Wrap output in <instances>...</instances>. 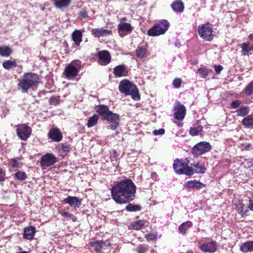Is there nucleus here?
<instances>
[{
  "label": "nucleus",
  "instance_id": "nucleus-32",
  "mask_svg": "<svg viewBox=\"0 0 253 253\" xmlns=\"http://www.w3.org/2000/svg\"><path fill=\"white\" fill-rule=\"evenodd\" d=\"M204 185V184L196 180L188 181L185 184V186L187 187L193 189H200Z\"/></svg>",
  "mask_w": 253,
  "mask_h": 253
},
{
  "label": "nucleus",
  "instance_id": "nucleus-60",
  "mask_svg": "<svg viewBox=\"0 0 253 253\" xmlns=\"http://www.w3.org/2000/svg\"><path fill=\"white\" fill-rule=\"evenodd\" d=\"M174 45L176 46H178L180 45V43L178 41H176L174 42Z\"/></svg>",
  "mask_w": 253,
  "mask_h": 253
},
{
  "label": "nucleus",
  "instance_id": "nucleus-12",
  "mask_svg": "<svg viewBox=\"0 0 253 253\" xmlns=\"http://www.w3.org/2000/svg\"><path fill=\"white\" fill-rule=\"evenodd\" d=\"M103 120L107 121L109 124L108 126L114 130L119 126L120 116L111 111L103 118Z\"/></svg>",
  "mask_w": 253,
  "mask_h": 253
},
{
  "label": "nucleus",
  "instance_id": "nucleus-50",
  "mask_svg": "<svg viewBox=\"0 0 253 253\" xmlns=\"http://www.w3.org/2000/svg\"><path fill=\"white\" fill-rule=\"evenodd\" d=\"M241 101L240 100H235L231 102L230 106L232 108L237 109L240 107Z\"/></svg>",
  "mask_w": 253,
  "mask_h": 253
},
{
  "label": "nucleus",
  "instance_id": "nucleus-62",
  "mask_svg": "<svg viewBox=\"0 0 253 253\" xmlns=\"http://www.w3.org/2000/svg\"><path fill=\"white\" fill-rule=\"evenodd\" d=\"M186 253H193V252L191 250L187 252Z\"/></svg>",
  "mask_w": 253,
  "mask_h": 253
},
{
  "label": "nucleus",
  "instance_id": "nucleus-36",
  "mask_svg": "<svg viewBox=\"0 0 253 253\" xmlns=\"http://www.w3.org/2000/svg\"><path fill=\"white\" fill-rule=\"evenodd\" d=\"M99 117L97 115L94 114L93 116L89 118L87 123L88 127H91L96 125L98 122Z\"/></svg>",
  "mask_w": 253,
  "mask_h": 253
},
{
  "label": "nucleus",
  "instance_id": "nucleus-61",
  "mask_svg": "<svg viewBox=\"0 0 253 253\" xmlns=\"http://www.w3.org/2000/svg\"><path fill=\"white\" fill-rule=\"evenodd\" d=\"M126 17H123L120 19V21L122 22V21H126Z\"/></svg>",
  "mask_w": 253,
  "mask_h": 253
},
{
  "label": "nucleus",
  "instance_id": "nucleus-35",
  "mask_svg": "<svg viewBox=\"0 0 253 253\" xmlns=\"http://www.w3.org/2000/svg\"><path fill=\"white\" fill-rule=\"evenodd\" d=\"M194 173H204L205 172L206 168L201 163H197L193 165Z\"/></svg>",
  "mask_w": 253,
  "mask_h": 253
},
{
  "label": "nucleus",
  "instance_id": "nucleus-5",
  "mask_svg": "<svg viewBox=\"0 0 253 253\" xmlns=\"http://www.w3.org/2000/svg\"><path fill=\"white\" fill-rule=\"evenodd\" d=\"M169 27V23L168 20H162L150 29L147 32V34L150 36L153 37L163 35L168 30Z\"/></svg>",
  "mask_w": 253,
  "mask_h": 253
},
{
  "label": "nucleus",
  "instance_id": "nucleus-43",
  "mask_svg": "<svg viewBox=\"0 0 253 253\" xmlns=\"http://www.w3.org/2000/svg\"><path fill=\"white\" fill-rule=\"evenodd\" d=\"M245 94L251 95L253 92V81L249 83L244 89Z\"/></svg>",
  "mask_w": 253,
  "mask_h": 253
},
{
  "label": "nucleus",
  "instance_id": "nucleus-64",
  "mask_svg": "<svg viewBox=\"0 0 253 253\" xmlns=\"http://www.w3.org/2000/svg\"><path fill=\"white\" fill-rule=\"evenodd\" d=\"M28 253L27 252H26V251H23V252H19V253Z\"/></svg>",
  "mask_w": 253,
  "mask_h": 253
},
{
  "label": "nucleus",
  "instance_id": "nucleus-47",
  "mask_svg": "<svg viewBox=\"0 0 253 253\" xmlns=\"http://www.w3.org/2000/svg\"><path fill=\"white\" fill-rule=\"evenodd\" d=\"M148 251V246L144 245H140L137 249L138 253H146Z\"/></svg>",
  "mask_w": 253,
  "mask_h": 253
},
{
  "label": "nucleus",
  "instance_id": "nucleus-19",
  "mask_svg": "<svg viewBox=\"0 0 253 253\" xmlns=\"http://www.w3.org/2000/svg\"><path fill=\"white\" fill-rule=\"evenodd\" d=\"M111 244L108 241H97L90 243V246L94 248L96 253H99L104 247L110 246Z\"/></svg>",
  "mask_w": 253,
  "mask_h": 253
},
{
  "label": "nucleus",
  "instance_id": "nucleus-41",
  "mask_svg": "<svg viewBox=\"0 0 253 253\" xmlns=\"http://www.w3.org/2000/svg\"><path fill=\"white\" fill-rule=\"evenodd\" d=\"M15 177L18 180L23 181L27 178V174L24 171L19 170L14 173Z\"/></svg>",
  "mask_w": 253,
  "mask_h": 253
},
{
  "label": "nucleus",
  "instance_id": "nucleus-54",
  "mask_svg": "<svg viewBox=\"0 0 253 253\" xmlns=\"http://www.w3.org/2000/svg\"><path fill=\"white\" fill-rule=\"evenodd\" d=\"M79 14L82 18L84 19L87 17V12L85 9L81 10Z\"/></svg>",
  "mask_w": 253,
  "mask_h": 253
},
{
  "label": "nucleus",
  "instance_id": "nucleus-51",
  "mask_svg": "<svg viewBox=\"0 0 253 253\" xmlns=\"http://www.w3.org/2000/svg\"><path fill=\"white\" fill-rule=\"evenodd\" d=\"M156 234L154 233H148L145 235V238L148 241L155 240L156 239Z\"/></svg>",
  "mask_w": 253,
  "mask_h": 253
},
{
  "label": "nucleus",
  "instance_id": "nucleus-34",
  "mask_svg": "<svg viewBox=\"0 0 253 253\" xmlns=\"http://www.w3.org/2000/svg\"><path fill=\"white\" fill-rule=\"evenodd\" d=\"M202 131L203 127L201 126L196 125L191 127L189 133L191 135L195 136L200 134Z\"/></svg>",
  "mask_w": 253,
  "mask_h": 253
},
{
  "label": "nucleus",
  "instance_id": "nucleus-58",
  "mask_svg": "<svg viewBox=\"0 0 253 253\" xmlns=\"http://www.w3.org/2000/svg\"><path fill=\"white\" fill-rule=\"evenodd\" d=\"M249 208L251 210L253 211V202H250L249 205Z\"/></svg>",
  "mask_w": 253,
  "mask_h": 253
},
{
  "label": "nucleus",
  "instance_id": "nucleus-7",
  "mask_svg": "<svg viewBox=\"0 0 253 253\" xmlns=\"http://www.w3.org/2000/svg\"><path fill=\"white\" fill-rule=\"evenodd\" d=\"M81 68V62L77 60L67 66L64 70V76L68 79H73L76 77Z\"/></svg>",
  "mask_w": 253,
  "mask_h": 253
},
{
  "label": "nucleus",
  "instance_id": "nucleus-53",
  "mask_svg": "<svg viewBox=\"0 0 253 253\" xmlns=\"http://www.w3.org/2000/svg\"><path fill=\"white\" fill-rule=\"evenodd\" d=\"M165 130L163 128H160L159 129H155L153 131V133L155 135H162L165 133Z\"/></svg>",
  "mask_w": 253,
  "mask_h": 253
},
{
  "label": "nucleus",
  "instance_id": "nucleus-23",
  "mask_svg": "<svg viewBox=\"0 0 253 253\" xmlns=\"http://www.w3.org/2000/svg\"><path fill=\"white\" fill-rule=\"evenodd\" d=\"M83 34L80 30H75L72 34V40L77 46L80 45L82 41Z\"/></svg>",
  "mask_w": 253,
  "mask_h": 253
},
{
  "label": "nucleus",
  "instance_id": "nucleus-17",
  "mask_svg": "<svg viewBox=\"0 0 253 253\" xmlns=\"http://www.w3.org/2000/svg\"><path fill=\"white\" fill-rule=\"evenodd\" d=\"M64 202L75 208H79L82 205L81 200L75 196H68L64 199Z\"/></svg>",
  "mask_w": 253,
  "mask_h": 253
},
{
  "label": "nucleus",
  "instance_id": "nucleus-29",
  "mask_svg": "<svg viewBox=\"0 0 253 253\" xmlns=\"http://www.w3.org/2000/svg\"><path fill=\"white\" fill-rule=\"evenodd\" d=\"M56 149L61 155L64 156L70 151V146L67 144H60L56 147Z\"/></svg>",
  "mask_w": 253,
  "mask_h": 253
},
{
  "label": "nucleus",
  "instance_id": "nucleus-55",
  "mask_svg": "<svg viewBox=\"0 0 253 253\" xmlns=\"http://www.w3.org/2000/svg\"><path fill=\"white\" fill-rule=\"evenodd\" d=\"M223 69V67L221 65H215L214 66L215 71L217 74H219Z\"/></svg>",
  "mask_w": 253,
  "mask_h": 253
},
{
  "label": "nucleus",
  "instance_id": "nucleus-46",
  "mask_svg": "<svg viewBox=\"0 0 253 253\" xmlns=\"http://www.w3.org/2000/svg\"><path fill=\"white\" fill-rule=\"evenodd\" d=\"M60 97L59 96H52L50 98L49 103L51 105H56L59 104Z\"/></svg>",
  "mask_w": 253,
  "mask_h": 253
},
{
  "label": "nucleus",
  "instance_id": "nucleus-18",
  "mask_svg": "<svg viewBox=\"0 0 253 253\" xmlns=\"http://www.w3.org/2000/svg\"><path fill=\"white\" fill-rule=\"evenodd\" d=\"M136 55L138 58H146L148 54V46L146 43L140 44L135 50Z\"/></svg>",
  "mask_w": 253,
  "mask_h": 253
},
{
  "label": "nucleus",
  "instance_id": "nucleus-21",
  "mask_svg": "<svg viewBox=\"0 0 253 253\" xmlns=\"http://www.w3.org/2000/svg\"><path fill=\"white\" fill-rule=\"evenodd\" d=\"M113 73L118 77L126 76L127 73V68L125 65H119L114 68Z\"/></svg>",
  "mask_w": 253,
  "mask_h": 253
},
{
  "label": "nucleus",
  "instance_id": "nucleus-63",
  "mask_svg": "<svg viewBox=\"0 0 253 253\" xmlns=\"http://www.w3.org/2000/svg\"><path fill=\"white\" fill-rule=\"evenodd\" d=\"M252 164L251 166V168L253 169V159L252 160Z\"/></svg>",
  "mask_w": 253,
  "mask_h": 253
},
{
  "label": "nucleus",
  "instance_id": "nucleus-24",
  "mask_svg": "<svg viewBox=\"0 0 253 253\" xmlns=\"http://www.w3.org/2000/svg\"><path fill=\"white\" fill-rule=\"evenodd\" d=\"M53 1L54 5L59 9L67 8L71 3V0H53Z\"/></svg>",
  "mask_w": 253,
  "mask_h": 253
},
{
  "label": "nucleus",
  "instance_id": "nucleus-56",
  "mask_svg": "<svg viewBox=\"0 0 253 253\" xmlns=\"http://www.w3.org/2000/svg\"><path fill=\"white\" fill-rule=\"evenodd\" d=\"M110 155L111 159H116L117 157V152L115 150H112L110 152Z\"/></svg>",
  "mask_w": 253,
  "mask_h": 253
},
{
  "label": "nucleus",
  "instance_id": "nucleus-27",
  "mask_svg": "<svg viewBox=\"0 0 253 253\" xmlns=\"http://www.w3.org/2000/svg\"><path fill=\"white\" fill-rule=\"evenodd\" d=\"M240 47L242 48V53L244 55H247L251 51H253V44L251 46L250 42L242 43Z\"/></svg>",
  "mask_w": 253,
  "mask_h": 253
},
{
  "label": "nucleus",
  "instance_id": "nucleus-30",
  "mask_svg": "<svg viewBox=\"0 0 253 253\" xmlns=\"http://www.w3.org/2000/svg\"><path fill=\"white\" fill-rule=\"evenodd\" d=\"M243 125L247 128H253V116L249 115L242 120Z\"/></svg>",
  "mask_w": 253,
  "mask_h": 253
},
{
  "label": "nucleus",
  "instance_id": "nucleus-57",
  "mask_svg": "<svg viewBox=\"0 0 253 253\" xmlns=\"http://www.w3.org/2000/svg\"><path fill=\"white\" fill-rule=\"evenodd\" d=\"M157 174L156 173L153 172L151 174V177L155 180L157 179Z\"/></svg>",
  "mask_w": 253,
  "mask_h": 253
},
{
  "label": "nucleus",
  "instance_id": "nucleus-6",
  "mask_svg": "<svg viewBox=\"0 0 253 253\" xmlns=\"http://www.w3.org/2000/svg\"><path fill=\"white\" fill-rule=\"evenodd\" d=\"M173 111L174 119V123L177 124L179 126H182L181 122L183 120L186 115V107L181 104L180 102L177 101L173 107Z\"/></svg>",
  "mask_w": 253,
  "mask_h": 253
},
{
  "label": "nucleus",
  "instance_id": "nucleus-1",
  "mask_svg": "<svg viewBox=\"0 0 253 253\" xmlns=\"http://www.w3.org/2000/svg\"><path fill=\"white\" fill-rule=\"evenodd\" d=\"M111 190L112 197L116 203L126 204L134 199L136 186L131 179L127 178L114 183Z\"/></svg>",
  "mask_w": 253,
  "mask_h": 253
},
{
  "label": "nucleus",
  "instance_id": "nucleus-22",
  "mask_svg": "<svg viewBox=\"0 0 253 253\" xmlns=\"http://www.w3.org/2000/svg\"><path fill=\"white\" fill-rule=\"evenodd\" d=\"M35 228L32 226L25 228L24 230L23 237L24 238L31 240L35 235Z\"/></svg>",
  "mask_w": 253,
  "mask_h": 253
},
{
  "label": "nucleus",
  "instance_id": "nucleus-8",
  "mask_svg": "<svg viewBox=\"0 0 253 253\" xmlns=\"http://www.w3.org/2000/svg\"><path fill=\"white\" fill-rule=\"evenodd\" d=\"M198 31L200 37L205 40L211 41L213 38L212 25L209 23L199 25Z\"/></svg>",
  "mask_w": 253,
  "mask_h": 253
},
{
  "label": "nucleus",
  "instance_id": "nucleus-25",
  "mask_svg": "<svg viewBox=\"0 0 253 253\" xmlns=\"http://www.w3.org/2000/svg\"><path fill=\"white\" fill-rule=\"evenodd\" d=\"M171 8L176 12H182L184 10V6L183 2L180 0H175L171 4Z\"/></svg>",
  "mask_w": 253,
  "mask_h": 253
},
{
  "label": "nucleus",
  "instance_id": "nucleus-49",
  "mask_svg": "<svg viewBox=\"0 0 253 253\" xmlns=\"http://www.w3.org/2000/svg\"><path fill=\"white\" fill-rule=\"evenodd\" d=\"M61 214L62 215V216H63L65 218H71L73 221H75L74 219H75V217L74 215L72 213H70L67 211H63L61 213Z\"/></svg>",
  "mask_w": 253,
  "mask_h": 253
},
{
  "label": "nucleus",
  "instance_id": "nucleus-31",
  "mask_svg": "<svg viewBox=\"0 0 253 253\" xmlns=\"http://www.w3.org/2000/svg\"><path fill=\"white\" fill-rule=\"evenodd\" d=\"M250 108L248 106H241L235 112L238 116L245 117L249 113Z\"/></svg>",
  "mask_w": 253,
  "mask_h": 253
},
{
  "label": "nucleus",
  "instance_id": "nucleus-39",
  "mask_svg": "<svg viewBox=\"0 0 253 253\" xmlns=\"http://www.w3.org/2000/svg\"><path fill=\"white\" fill-rule=\"evenodd\" d=\"M146 222V221L144 220L136 221L132 224V228L135 230L140 229L144 226Z\"/></svg>",
  "mask_w": 253,
  "mask_h": 253
},
{
  "label": "nucleus",
  "instance_id": "nucleus-20",
  "mask_svg": "<svg viewBox=\"0 0 253 253\" xmlns=\"http://www.w3.org/2000/svg\"><path fill=\"white\" fill-rule=\"evenodd\" d=\"M200 248L202 251L205 253H213L216 250V243L213 241L209 243H206L201 245Z\"/></svg>",
  "mask_w": 253,
  "mask_h": 253
},
{
  "label": "nucleus",
  "instance_id": "nucleus-38",
  "mask_svg": "<svg viewBox=\"0 0 253 253\" xmlns=\"http://www.w3.org/2000/svg\"><path fill=\"white\" fill-rule=\"evenodd\" d=\"M2 66L4 68L7 70H9L13 67H15L17 66V63L15 61L7 60L3 62Z\"/></svg>",
  "mask_w": 253,
  "mask_h": 253
},
{
  "label": "nucleus",
  "instance_id": "nucleus-33",
  "mask_svg": "<svg viewBox=\"0 0 253 253\" xmlns=\"http://www.w3.org/2000/svg\"><path fill=\"white\" fill-rule=\"evenodd\" d=\"M192 226V222L189 221H186L180 224L178 227L179 232L184 235L188 228Z\"/></svg>",
  "mask_w": 253,
  "mask_h": 253
},
{
  "label": "nucleus",
  "instance_id": "nucleus-45",
  "mask_svg": "<svg viewBox=\"0 0 253 253\" xmlns=\"http://www.w3.org/2000/svg\"><path fill=\"white\" fill-rule=\"evenodd\" d=\"M182 80L180 78H175L172 82V85L175 88H178L181 86Z\"/></svg>",
  "mask_w": 253,
  "mask_h": 253
},
{
  "label": "nucleus",
  "instance_id": "nucleus-48",
  "mask_svg": "<svg viewBox=\"0 0 253 253\" xmlns=\"http://www.w3.org/2000/svg\"><path fill=\"white\" fill-rule=\"evenodd\" d=\"M236 209L240 214H244L245 213V212L244 211V205L242 203L236 205Z\"/></svg>",
  "mask_w": 253,
  "mask_h": 253
},
{
  "label": "nucleus",
  "instance_id": "nucleus-10",
  "mask_svg": "<svg viewBox=\"0 0 253 253\" xmlns=\"http://www.w3.org/2000/svg\"><path fill=\"white\" fill-rule=\"evenodd\" d=\"M211 149V146L209 142L201 141L193 146L192 152L195 155H202L206 152H209Z\"/></svg>",
  "mask_w": 253,
  "mask_h": 253
},
{
  "label": "nucleus",
  "instance_id": "nucleus-9",
  "mask_svg": "<svg viewBox=\"0 0 253 253\" xmlns=\"http://www.w3.org/2000/svg\"><path fill=\"white\" fill-rule=\"evenodd\" d=\"M16 127L17 135L21 140H26L30 136L32 128L26 124H19L16 126Z\"/></svg>",
  "mask_w": 253,
  "mask_h": 253
},
{
  "label": "nucleus",
  "instance_id": "nucleus-59",
  "mask_svg": "<svg viewBox=\"0 0 253 253\" xmlns=\"http://www.w3.org/2000/svg\"><path fill=\"white\" fill-rule=\"evenodd\" d=\"M249 38L251 41H253V34H250L249 36Z\"/></svg>",
  "mask_w": 253,
  "mask_h": 253
},
{
  "label": "nucleus",
  "instance_id": "nucleus-28",
  "mask_svg": "<svg viewBox=\"0 0 253 253\" xmlns=\"http://www.w3.org/2000/svg\"><path fill=\"white\" fill-rule=\"evenodd\" d=\"M240 250L244 253L253 251V241L246 242L240 246Z\"/></svg>",
  "mask_w": 253,
  "mask_h": 253
},
{
  "label": "nucleus",
  "instance_id": "nucleus-16",
  "mask_svg": "<svg viewBox=\"0 0 253 253\" xmlns=\"http://www.w3.org/2000/svg\"><path fill=\"white\" fill-rule=\"evenodd\" d=\"M91 34L96 38L109 36L112 34V31L110 30L104 29L103 28L92 29Z\"/></svg>",
  "mask_w": 253,
  "mask_h": 253
},
{
  "label": "nucleus",
  "instance_id": "nucleus-44",
  "mask_svg": "<svg viewBox=\"0 0 253 253\" xmlns=\"http://www.w3.org/2000/svg\"><path fill=\"white\" fill-rule=\"evenodd\" d=\"M198 71L200 74L201 77L203 78H206L209 74L208 69L205 67H200L198 69Z\"/></svg>",
  "mask_w": 253,
  "mask_h": 253
},
{
  "label": "nucleus",
  "instance_id": "nucleus-11",
  "mask_svg": "<svg viewBox=\"0 0 253 253\" xmlns=\"http://www.w3.org/2000/svg\"><path fill=\"white\" fill-rule=\"evenodd\" d=\"M57 161L56 157L51 153H47L42 156L40 160V166L43 169L53 166Z\"/></svg>",
  "mask_w": 253,
  "mask_h": 253
},
{
  "label": "nucleus",
  "instance_id": "nucleus-52",
  "mask_svg": "<svg viewBox=\"0 0 253 253\" xmlns=\"http://www.w3.org/2000/svg\"><path fill=\"white\" fill-rule=\"evenodd\" d=\"M5 171L0 167V182L5 181Z\"/></svg>",
  "mask_w": 253,
  "mask_h": 253
},
{
  "label": "nucleus",
  "instance_id": "nucleus-14",
  "mask_svg": "<svg viewBox=\"0 0 253 253\" xmlns=\"http://www.w3.org/2000/svg\"><path fill=\"white\" fill-rule=\"evenodd\" d=\"M98 62L101 65L105 66L108 64L111 61V55L107 50H102L98 53Z\"/></svg>",
  "mask_w": 253,
  "mask_h": 253
},
{
  "label": "nucleus",
  "instance_id": "nucleus-42",
  "mask_svg": "<svg viewBox=\"0 0 253 253\" xmlns=\"http://www.w3.org/2000/svg\"><path fill=\"white\" fill-rule=\"evenodd\" d=\"M126 209L128 211H136L141 210V207L139 205L129 204L126 207Z\"/></svg>",
  "mask_w": 253,
  "mask_h": 253
},
{
  "label": "nucleus",
  "instance_id": "nucleus-4",
  "mask_svg": "<svg viewBox=\"0 0 253 253\" xmlns=\"http://www.w3.org/2000/svg\"><path fill=\"white\" fill-rule=\"evenodd\" d=\"M189 161L187 159L184 160L176 159L174 161L173 168L175 172L178 174H184L192 175L194 174L193 169L188 166Z\"/></svg>",
  "mask_w": 253,
  "mask_h": 253
},
{
  "label": "nucleus",
  "instance_id": "nucleus-13",
  "mask_svg": "<svg viewBox=\"0 0 253 253\" xmlns=\"http://www.w3.org/2000/svg\"><path fill=\"white\" fill-rule=\"evenodd\" d=\"M118 29L120 36L124 37L132 32L133 27L129 23L120 22L118 25Z\"/></svg>",
  "mask_w": 253,
  "mask_h": 253
},
{
  "label": "nucleus",
  "instance_id": "nucleus-3",
  "mask_svg": "<svg viewBox=\"0 0 253 253\" xmlns=\"http://www.w3.org/2000/svg\"><path fill=\"white\" fill-rule=\"evenodd\" d=\"M119 90L126 96L130 95L134 100L138 101L140 99L136 86L127 80H124L120 82Z\"/></svg>",
  "mask_w": 253,
  "mask_h": 253
},
{
  "label": "nucleus",
  "instance_id": "nucleus-26",
  "mask_svg": "<svg viewBox=\"0 0 253 253\" xmlns=\"http://www.w3.org/2000/svg\"><path fill=\"white\" fill-rule=\"evenodd\" d=\"M96 110L103 118V119L111 111L109 110L108 107L105 105H100L96 107Z\"/></svg>",
  "mask_w": 253,
  "mask_h": 253
},
{
  "label": "nucleus",
  "instance_id": "nucleus-40",
  "mask_svg": "<svg viewBox=\"0 0 253 253\" xmlns=\"http://www.w3.org/2000/svg\"><path fill=\"white\" fill-rule=\"evenodd\" d=\"M10 165L13 168H21L22 166V163L18 158H15L11 160Z\"/></svg>",
  "mask_w": 253,
  "mask_h": 253
},
{
  "label": "nucleus",
  "instance_id": "nucleus-2",
  "mask_svg": "<svg viewBox=\"0 0 253 253\" xmlns=\"http://www.w3.org/2000/svg\"><path fill=\"white\" fill-rule=\"evenodd\" d=\"M39 78L37 74L28 72L25 73L20 79L18 80V86L24 93H28L29 89L37 86Z\"/></svg>",
  "mask_w": 253,
  "mask_h": 253
},
{
  "label": "nucleus",
  "instance_id": "nucleus-15",
  "mask_svg": "<svg viewBox=\"0 0 253 253\" xmlns=\"http://www.w3.org/2000/svg\"><path fill=\"white\" fill-rule=\"evenodd\" d=\"M48 136L54 142H59L63 137L61 132L57 128H51L48 133Z\"/></svg>",
  "mask_w": 253,
  "mask_h": 253
},
{
  "label": "nucleus",
  "instance_id": "nucleus-37",
  "mask_svg": "<svg viewBox=\"0 0 253 253\" xmlns=\"http://www.w3.org/2000/svg\"><path fill=\"white\" fill-rule=\"evenodd\" d=\"M12 52V50L8 46H0V55L2 57H8Z\"/></svg>",
  "mask_w": 253,
  "mask_h": 253
}]
</instances>
